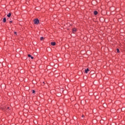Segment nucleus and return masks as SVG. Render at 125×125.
Segmentation results:
<instances>
[{
	"label": "nucleus",
	"mask_w": 125,
	"mask_h": 125,
	"mask_svg": "<svg viewBox=\"0 0 125 125\" xmlns=\"http://www.w3.org/2000/svg\"><path fill=\"white\" fill-rule=\"evenodd\" d=\"M56 45V42H51V45H53V46H54V45Z\"/></svg>",
	"instance_id": "nucleus-2"
},
{
	"label": "nucleus",
	"mask_w": 125,
	"mask_h": 125,
	"mask_svg": "<svg viewBox=\"0 0 125 125\" xmlns=\"http://www.w3.org/2000/svg\"><path fill=\"white\" fill-rule=\"evenodd\" d=\"M7 109H9V107H7Z\"/></svg>",
	"instance_id": "nucleus-15"
},
{
	"label": "nucleus",
	"mask_w": 125,
	"mask_h": 125,
	"mask_svg": "<svg viewBox=\"0 0 125 125\" xmlns=\"http://www.w3.org/2000/svg\"><path fill=\"white\" fill-rule=\"evenodd\" d=\"M14 34H15V35H17V32H14Z\"/></svg>",
	"instance_id": "nucleus-12"
},
{
	"label": "nucleus",
	"mask_w": 125,
	"mask_h": 125,
	"mask_svg": "<svg viewBox=\"0 0 125 125\" xmlns=\"http://www.w3.org/2000/svg\"><path fill=\"white\" fill-rule=\"evenodd\" d=\"M6 22V18H4L3 19V23H5Z\"/></svg>",
	"instance_id": "nucleus-6"
},
{
	"label": "nucleus",
	"mask_w": 125,
	"mask_h": 125,
	"mask_svg": "<svg viewBox=\"0 0 125 125\" xmlns=\"http://www.w3.org/2000/svg\"><path fill=\"white\" fill-rule=\"evenodd\" d=\"M82 117V118H83L84 117V115H83Z\"/></svg>",
	"instance_id": "nucleus-13"
},
{
	"label": "nucleus",
	"mask_w": 125,
	"mask_h": 125,
	"mask_svg": "<svg viewBox=\"0 0 125 125\" xmlns=\"http://www.w3.org/2000/svg\"><path fill=\"white\" fill-rule=\"evenodd\" d=\"M12 22V21H10V23H11Z\"/></svg>",
	"instance_id": "nucleus-14"
},
{
	"label": "nucleus",
	"mask_w": 125,
	"mask_h": 125,
	"mask_svg": "<svg viewBox=\"0 0 125 125\" xmlns=\"http://www.w3.org/2000/svg\"><path fill=\"white\" fill-rule=\"evenodd\" d=\"M43 39H44V38L43 37H42L40 38V40L42 41L43 40Z\"/></svg>",
	"instance_id": "nucleus-9"
},
{
	"label": "nucleus",
	"mask_w": 125,
	"mask_h": 125,
	"mask_svg": "<svg viewBox=\"0 0 125 125\" xmlns=\"http://www.w3.org/2000/svg\"><path fill=\"white\" fill-rule=\"evenodd\" d=\"M28 57H30L32 59H34V57H32V56L30 54L28 55Z\"/></svg>",
	"instance_id": "nucleus-7"
},
{
	"label": "nucleus",
	"mask_w": 125,
	"mask_h": 125,
	"mask_svg": "<svg viewBox=\"0 0 125 125\" xmlns=\"http://www.w3.org/2000/svg\"><path fill=\"white\" fill-rule=\"evenodd\" d=\"M84 72H85V74H87V73H88V72H89V69L88 68H87V69H85Z\"/></svg>",
	"instance_id": "nucleus-3"
},
{
	"label": "nucleus",
	"mask_w": 125,
	"mask_h": 125,
	"mask_svg": "<svg viewBox=\"0 0 125 125\" xmlns=\"http://www.w3.org/2000/svg\"><path fill=\"white\" fill-rule=\"evenodd\" d=\"M34 24L38 25V24H40V20L38 19H35L34 20Z\"/></svg>",
	"instance_id": "nucleus-1"
},
{
	"label": "nucleus",
	"mask_w": 125,
	"mask_h": 125,
	"mask_svg": "<svg viewBox=\"0 0 125 125\" xmlns=\"http://www.w3.org/2000/svg\"><path fill=\"white\" fill-rule=\"evenodd\" d=\"M94 15H97V14H98V12H97V11H94Z\"/></svg>",
	"instance_id": "nucleus-5"
},
{
	"label": "nucleus",
	"mask_w": 125,
	"mask_h": 125,
	"mask_svg": "<svg viewBox=\"0 0 125 125\" xmlns=\"http://www.w3.org/2000/svg\"><path fill=\"white\" fill-rule=\"evenodd\" d=\"M7 17H10V16H11V13H9L7 15Z\"/></svg>",
	"instance_id": "nucleus-8"
},
{
	"label": "nucleus",
	"mask_w": 125,
	"mask_h": 125,
	"mask_svg": "<svg viewBox=\"0 0 125 125\" xmlns=\"http://www.w3.org/2000/svg\"><path fill=\"white\" fill-rule=\"evenodd\" d=\"M76 31H77V29H76L75 28H73V29H72V32H73V33H76Z\"/></svg>",
	"instance_id": "nucleus-4"
},
{
	"label": "nucleus",
	"mask_w": 125,
	"mask_h": 125,
	"mask_svg": "<svg viewBox=\"0 0 125 125\" xmlns=\"http://www.w3.org/2000/svg\"><path fill=\"white\" fill-rule=\"evenodd\" d=\"M35 92H36V91H35V90H32V93H35Z\"/></svg>",
	"instance_id": "nucleus-11"
},
{
	"label": "nucleus",
	"mask_w": 125,
	"mask_h": 125,
	"mask_svg": "<svg viewBox=\"0 0 125 125\" xmlns=\"http://www.w3.org/2000/svg\"><path fill=\"white\" fill-rule=\"evenodd\" d=\"M43 83H44V82H43Z\"/></svg>",
	"instance_id": "nucleus-16"
},
{
	"label": "nucleus",
	"mask_w": 125,
	"mask_h": 125,
	"mask_svg": "<svg viewBox=\"0 0 125 125\" xmlns=\"http://www.w3.org/2000/svg\"><path fill=\"white\" fill-rule=\"evenodd\" d=\"M117 53H119V52H120V49H117Z\"/></svg>",
	"instance_id": "nucleus-10"
}]
</instances>
